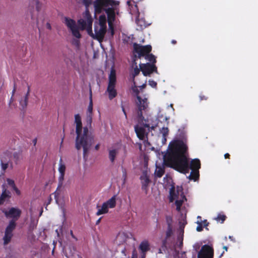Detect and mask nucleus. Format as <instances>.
Returning <instances> with one entry per match:
<instances>
[{"label":"nucleus","mask_w":258,"mask_h":258,"mask_svg":"<svg viewBox=\"0 0 258 258\" xmlns=\"http://www.w3.org/2000/svg\"><path fill=\"white\" fill-rule=\"evenodd\" d=\"M164 173V170L163 167L158 166L156 164V168L155 171V175L158 177H161Z\"/></svg>","instance_id":"a878e982"},{"label":"nucleus","mask_w":258,"mask_h":258,"mask_svg":"<svg viewBox=\"0 0 258 258\" xmlns=\"http://www.w3.org/2000/svg\"><path fill=\"white\" fill-rule=\"evenodd\" d=\"M90 102L88 108V111L89 113H92L93 110V102H92V92L91 87L90 88Z\"/></svg>","instance_id":"cd10ccee"},{"label":"nucleus","mask_w":258,"mask_h":258,"mask_svg":"<svg viewBox=\"0 0 258 258\" xmlns=\"http://www.w3.org/2000/svg\"><path fill=\"white\" fill-rule=\"evenodd\" d=\"M146 59L151 62V64H154L156 62V57L152 53H148L145 56Z\"/></svg>","instance_id":"bb28decb"},{"label":"nucleus","mask_w":258,"mask_h":258,"mask_svg":"<svg viewBox=\"0 0 258 258\" xmlns=\"http://www.w3.org/2000/svg\"><path fill=\"white\" fill-rule=\"evenodd\" d=\"M111 33H112V35L114 34V31H113V29L112 30Z\"/></svg>","instance_id":"680f3d73"},{"label":"nucleus","mask_w":258,"mask_h":258,"mask_svg":"<svg viewBox=\"0 0 258 258\" xmlns=\"http://www.w3.org/2000/svg\"><path fill=\"white\" fill-rule=\"evenodd\" d=\"M197 224H198V226L197 227L196 230L198 232H201L203 230V226L202 224V222H200V220H198L197 222Z\"/></svg>","instance_id":"e433bc0d"},{"label":"nucleus","mask_w":258,"mask_h":258,"mask_svg":"<svg viewBox=\"0 0 258 258\" xmlns=\"http://www.w3.org/2000/svg\"><path fill=\"white\" fill-rule=\"evenodd\" d=\"M119 2L114 0H96L94 3L95 11L101 13L103 8L107 7L116 6L119 5Z\"/></svg>","instance_id":"6e6552de"},{"label":"nucleus","mask_w":258,"mask_h":258,"mask_svg":"<svg viewBox=\"0 0 258 258\" xmlns=\"http://www.w3.org/2000/svg\"><path fill=\"white\" fill-rule=\"evenodd\" d=\"M169 199L170 202L174 203L176 210L181 214L179 221V228L178 231L177 241L174 245L175 248H181L183 244L184 227L187 223L186 221V211L184 206L186 199L183 194L182 187L179 186L176 187L172 186L170 189Z\"/></svg>","instance_id":"f03ea898"},{"label":"nucleus","mask_w":258,"mask_h":258,"mask_svg":"<svg viewBox=\"0 0 258 258\" xmlns=\"http://www.w3.org/2000/svg\"><path fill=\"white\" fill-rule=\"evenodd\" d=\"M16 90V85H15V84H14V89H13V90L12 91V97L11 98L10 104H11V102L13 101V96L14 95V94L15 93Z\"/></svg>","instance_id":"a18cd8bd"},{"label":"nucleus","mask_w":258,"mask_h":258,"mask_svg":"<svg viewBox=\"0 0 258 258\" xmlns=\"http://www.w3.org/2000/svg\"><path fill=\"white\" fill-rule=\"evenodd\" d=\"M11 197V193L9 190L6 188L5 184L3 185V191L0 196L1 201L4 203L5 201L8 200Z\"/></svg>","instance_id":"4be33fe9"},{"label":"nucleus","mask_w":258,"mask_h":258,"mask_svg":"<svg viewBox=\"0 0 258 258\" xmlns=\"http://www.w3.org/2000/svg\"><path fill=\"white\" fill-rule=\"evenodd\" d=\"M166 221L168 224V227L171 226L172 225V218L170 216L166 217Z\"/></svg>","instance_id":"37998d69"},{"label":"nucleus","mask_w":258,"mask_h":258,"mask_svg":"<svg viewBox=\"0 0 258 258\" xmlns=\"http://www.w3.org/2000/svg\"><path fill=\"white\" fill-rule=\"evenodd\" d=\"M172 233V226L168 227V229L166 231V236L169 237Z\"/></svg>","instance_id":"ea45409f"},{"label":"nucleus","mask_w":258,"mask_h":258,"mask_svg":"<svg viewBox=\"0 0 258 258\" xmlns=\"http://www.w3.org/2000/svg\"><path fill=\"white\" fill-rule=\"evenodd\" d=\"M121 150L124 151V148L121 145H116L109 149V158L111 162H114L115 157Z\"/></svg>","instance_id":"dca6fc26"},{"label":"nucleus","mask_w":258,"mask_h":258,"mask_svg":"<svg viewBox=\"0 0 258 258\" xmlns=\"http://www.w3.org/2000/svg\"><path fill=\"white\" fill-rule=\"evenodd\" d=\"M110 209L114 208L116 205V196L114 195L106 202Z\"/></svg>","instance_id":"393cba45"},{"label":"nucleus","mask_w":258,"mask_h":258,"mask_svg":"<svg viewBox=\"0 0 258 258\" xmlns=\"http://www.w3.org/2000/svg\"><path fill=\"white\" fill-rule=\"evenodd\" d=\"M5 214L7 218H12V220H14L16 222L20 217L21 211L17 208H11L6 211Z\"/></svg>","instance_id":"4468645a"},{"label":"nucleus","mask_w":258,"mask_h":258,"mask_svg":"<svg viewBox=\"0 0 258 258\" xmlns=\"http://www.w3.org/2000/svg\"><path fill=\"white\" fill-rule=\"evenodd\" d=\"M223 248H224L226 251L227 250V248H227V246H224V247H223Z\"/></svg>","instance_id":"13d9d810"},{"label":"nucleus","mask_w":258,"mask_h":258,"mask_svg":"<svg viewBox=\"0 0 258 258\" xmlns=\"http://www.w3.org/2000/svg\"><path fill=\"white\" fill-rule=\"evenodd\" d=\"M71 235H72V237H74V235L73 234L72 231H71Z\"/></svg>","instance_id":"e2e57ef3"},{"label":"nucleus","mask_w":258,"mask_h":258,"mask_svg":"<svg viewBox=\"0 0 258 258\" xmlns=\"http://www.w3.org/2000/svg\"><path fill=\"white\" fill-rule=\"evenodd\" d=\"M0 165H1L2 170L3 171H5L10 165L9 159L5 157H3L2 158H0Z\"/></svg>","instance_id":"5701e85b"},{"label":"nucleus","mask_w":258,"mask_h":258,"mask_svg":"<svg viewBox=\"0 0 258 258\" xmlns=\"http://www.w3.org/2000/svg\"><path fill=\"white\" fill-rule=\"evenodd\" d=\"M168 111L169 112H173L174 111V109L173 107V104H171L170 105H168L167 106Z\"/></svg>","instance_id":"49530a36"},{"label":"nucleus","mask_w":258,"mask_h":258,"mask_svg":"<svg viewBox=\"0 0 258 258\" xmlns=\"http://www.w3.org/2000/svg\"><path fill=\"white\" fill-rule=\"evenodd\" d=\"M109 209H110V207H109L108 205L105 202L102 204L101 206L97 207L98 210H97V212L96 213V215L97 216H99L100 215L105 214L106 213H107L108 212Z\"/></svg>","instance_id":"412c9836"},{"label":"nucleus","mask_w":258,"mask_h":258,"mask_svg":"<svg viewBox=\"0 0 258 258\" xmlns=\"http://www.w3.org/2000/svg\"><path fill=\"white\" fill-rule=\"evenodd\" d=\"M16 227V223L14 220H11L5 231V235L3 237L4 244L7 245L9 243L13 236V232Z\"/></svg>","instance_id":"1a4fd4ad"},{"label":"nucleus","mask_w":258,"mask_h":258,"mask_svg":"<svg viewBox=\"0 0 258 258\" xmlns=\"http://www.w3.org/2000/svg\"><path fill=\"white\" fill-rule=\"evenodd\" d=\"M178 136L169 143L168 152L164 156L163 162L167 166L183 173H188L189 169H191L188 178L196 181L199 176L200 161L198 159L192 160L189 166L188 160L184 155L187 149L184 130H179Z\"/></svg>","instance_id":"f257e3e1"},{"label":"nucleus","mask_w":258,"mask_h":258,"mask_svg":"<svg viewBox=\"0 0 258 258\" xmlns=\"http://www.w3.org/2000/svg\"><path fill=\"white\" fill-rule=\"evenodd\" d=\"M134 52L137 53L138 57L140 58L142 56H146L152 51V46L150 45L145 46L135 43L133 45Z\"/></svg>","instance_id":"9d476101"},{"label":"nucleus","mask_w":258,"mask_h":258,"mask_svg":"<svg viewBox=\"0 0 258 258\" xmlns=\"http://www.w3.org/2000/svg\"><path fill=\"white\" fill-rule=\"evenodd\" d=\"M116 83V76L115 70L112 68L108 77V84L106 92L108 94V98L110 100L113 99L117 96V91L115 89Z\"/></svg>","instance_id":"0eeeda50"},{"label":"nucleus","mask_w":258,"mask_h":258,"mask_svg":"<svg viewBox=\"0 0 258 258\" xmlns=\"http://www.w3.org/2000/svg\"><path fill=\"white\" fill-rule=\"evenodd\" d=\"M229 239H230L231 240H233L232 237L231 236H229Z\"/></svg>","instance_id":"052dcab7"},{"label":"nucleus","mask_w":258,"mask_h":258,"mask_svg":"<svg viewBox=\"0 0 258 258\" xmlns=\"http://www.w3.org/2000/svg\"><path fill=\"white\" fill-rule=\"evenodd\" d=\"M137 24L138 25H140L142 28L143 27H146V26H147L144 24V20H142V19L137 20Z\"/></svg>","instance_id":"4c0bfd02"},{"label":"nucleus","mask_w":258,"mask_h":258,"mask_svg":"<svg viewBox=\"0 0 258 258\" xmlns=\"http://www.w3.org/2000/svg\"><path fill=\"white\" fill-rule=\"evenodd\" d=\"M200 222H202V226L206 227L208 226L209 223L207 222V220H205L204 221H200Z\"/></svg>","instance_id":"09e8293b"},{"label":"nucleus","mask_w":258,"mask_h":258,"mask_svg":"<svg viewBox=\"0 0 258 258\" xmlns=\"http://www.w3.org/2000/svg\"><path fill=\"white\" fill-rule=\"evenodd\" d=\"M6 181H7V183L8 185L11 186L13 188L15 186H16V185L15 184L14 181L13 179H10V178H7Z\"/></svg>","instance_id":"c9c22d12"},{"label":"nucleus","mask_w":258,"mask_h":258,"mask_svg":"<svg viewBox=\"0 0 258 258\" xmlns=\"http://www.w3.org/2000/svg\"><path fill=\"white\" fill-rule=\"evenodd\" d=\"M149 84L153 88H156L157 86V83L154 80H149Z\"/></svg>","instance_id":"a19ab883"},{"label":"nucleus","mask_w":258,"mask_h":258,"mask_svg":"<svg viewBox=\"0 0 258 258\" xmlns=\"http://www.w3.org/2000/svg\"><path fill=\"white\" fill-rule=\"evenodd\" d=\"M138 101L137 102L138 108V113H142V111H149V102L147 98L142 99L140 96L137 97Z\"/></svg>","instance_id":"2eb2a0df"},{"label":"nucleus","mask_w":258,"mask_h":258,"mask_svg":"<svg viewBox=\"0 0 258 258\" xmlns=\"http://www.w3.org/2000/svg\"><path fill=\"white\" fill-rule=\"evenodd\" d=\"M213 253L214 251L212 247L204 245L199 252L198 258H213Z\"/></svg>","instance_id":"f8f14e48"},{"label":"nucleus","mask_w":258,"mask_h":258,"mask_svg":"<svg viewBox=\"0 0 258 258\" xmlns=\"http://www.w3.org/2000/svg\"><path fill=\"white\" fill-rule=\"evenodd\" d=\"M200 99L201 101L203 100H207L208 98V97L205 95H204L203 93H201L200 95Z\"/></svg>","instance_id":"79ce46f5"},{"label":"nucleus","mask_w":258,"mask_h":258,"mask_svg":"<svg viewBox=\"0 0 258 258\" xmlns=\"http://www.w3.org/2000/svg\"><path fill=\"white\" fill-rule=\"evenodd\" d=\"M92 1L93 0H83V4L86 7V10L83 14V18L78 21L80 29L82 30L86 29L88 33L92 32L93 19L88 7L92 4Z\"/></svg>","instance_id":"39448f33"},{"label":"nucleus","mask_w":258,"mask_h":258,"mask_svg":"<svg viewBox=\"0 0 258 258\" xmlns=\"http://www.w3.org/2000/svg\"><path fill=\"white\" fill-rule=\"evenodd\" d=\"M146 116H143V114L139 116V122L135 127L137 137L141 140L146 141V138L149 129L154 130L159 121H167L168 118L163 114L158 116L152 117L148 114H145Z\"/></svg>","instance_id":"20e7f679"},{"label":"nucleus","mask_w":258,"mask_h":258,"mask_svg":"<svg viewBox=\"0 0 258 258\" xmlns=\"http://www.w3.org/2000/svg\"><path fill=\"white\" fill-rule=\"evenodd\" d=\"M106 19L105 16H104V25L101 24V27L98 30H97L96 28H95V36L96 39L99 41H101L104 37V35L106 32Z\"/></svg>","instance_id":"f3484780"},{"label":"nucleus","mask_w":258,"mask_h":258,"mask_svg":"<svg viewBox=\"0 0 258 258\" xmlns=\"http://www.w3.org/2000/svg\"><path fill=\"white\" fill-rule=\"evenodd\" d=\"M104 16H101L99 17V23L100 27H101V24L104 25Z\"/></svg>","instance_id":"c03bdc74"},{"label":"nucleus","mask_w":258,"mask_h":258,"mask_svg":"<svg viewBox=\"0 0 258 258\" xmlns=\"http://www.w3.org/2000/svg\"><path fill=\"white\" fill-rule=\"evenodd\" d=\"M42 211H41V212H40V216L42 214Z\"/></svg>","instance_id":"774afa93"},{"label":"nucleus","mask_w":258,"mask_h":258,"mask_svg":"<svg viewBox=\"0 0 258 258\" xmlns=\"http://www.w3.org/2000/svg\"><path fill=\"white\" fill-rule=\"evenodd\" d=\"M105 12L108 17V25L110 27L112 26V21L115 19V13L114 9L112 8H108L105 9Z\"/></svg>","instance_id":"6ab92c4d"},{"label":"nucleus","mask_w":258,"mask_h":258,"mask_svg":"<svg viewBox=\"0 0 258 258\" xmlns=\"http://www.w3.org/2000/svg\"><path fill=\"white\" fill-rule=\"evenodd\" d=\"M86 125L84 127L82 131V117L80 114H76L75 116V122L76 125V132L77 135L76 140V148L77 150L83 148L84 154H86L90 149L92 144L94 142V138L91 136H88V127L91 126L92 122V116L91 114H87L86 117Z\"/></svg>","instance_id":"7ed1b4c3"},{"label":"nucleus","mask_w":258,"mask_h":258,"mask_svg":"<svg viewBox=\"0 0 258 258\" xmlns=\"http://www.w3.org/2000/svg\"><path fill=\"white\" fill-rule=\"evenodd\" d=\"M36 7L37 11H39L40 10V4L38 1H36Z\"/></svg>","instance_id":"de8ad7c7"},{"label":"nucleus","mask_w":258,"mask_h":258,"mask_svg":"<svg viewBox=\"0 0 258 258\" xmlns=\"http://www.w3.org/2000/svg\"><path fill=\"white\" fill-rule=\"evenodd\" d=\"M30 92V87L29 86H28V90L26 94H25L24 97L21 99L20 101V106L21 108L23 110L25 109L27 106L28 104V100Z\"/></svg>","instance_id":"aec40b11"},{"label":"nucleus","mask_w":258,"mask_h":258,"mask_svg":"<svg viewBox=\"0 0 258 258\" xmlns=\"http://www.w3.org/2000/svg\"><path fill=\"white\" fill-rule=\"evenodd\" d=\"M46 27L47 29L50 30L51 29V27L50 24L49 23H47L46 24Z\"/></svg>","instance_id":"3c124183"},{"label":"nucleus","mask_w":258,"mask_h":258,"mask_svg":"<svg viewBox=\"0 0 258 258\" xmlns=\"http://www.w3.org/2000/svg\"><path fill=\"white\" fill-rule=\"evenodd\" d=\"M36 142H37V139H34L33 140V143L34 144V145H36Z\"/></svg>","instance_id":"864d4df0"},{"label":"nucleus","mask_w":258,"mask_h":258,"mask_svg":"<svg viewBox=\"0 0 258 258\" xmlns=\"http://www.w3.org/2000/svg\"><path fill=\"white\" fill-rule=\"evenodd\" d=\"M13 157L15 162L17 163L19 161H20L21 158V154L19 152H15L13 154Z\"/></svg>","instance_id":"c756f323"},{"label":"nucleus","mask_w":258,"mask_h":258,"mask_svg":"<svg viewBox=\"0 0 258 258\" xmlns=\"http://www.w3.org/2000/svg\"><path fill=\"white\" fill-rule=\"evenodd\" d=\"M122 111H123V113H125V112L124 111V109L123 108H122Z\"/></svg>","instance_id":"69168bd1"},{"label":"nucleus","mask_w":258,"mask_h":258,"mask_svg":"<svg viewBox=\"0 0 258 258\" xmlns=\"http://www.w3.org/2000/svg\"><path fill=\"white\" fill-rule=\"evenodd\" d=\"M140 71H141V69H139L136 66V67L134 68L133 72L132 73L133 78H135L136 76H138L139 74Z\"/></svg>","instance_id":"72a5a7b5"},{"label":"nucleus","mask_w":258,"mask_h":258,"mask_svg":"<svg viewBox=\"0 0 258 258\" xmlns=\"http://www.w3.org/2000/svg\"><path fill=\"white\" fill-rule=\"evenodd\" d=\"M78 258H82L80 255H78Z\"/></svg>","instance_id":"0e129e2a"},{"label":"nucleus","mask_w":258,"mask_h":258,"mask_svg":"<svg viewBox=\"0 0 258 258\" xmlns=\"http://www.w3.org/2000/svg\"><path fill=\"white\" fill-rule=\"evenodd\" d=\"M59 177L58 185L56 190L53 193L56 203L58 204L62 192V186L66 171V166L62 162V159H60L58 164Z\"/></svg>","instance_id":"423d86ee"},{"label":"nucleus","mask_w":258,"mask_h":258,"mask_svg":"<svg viewBox=\"0 0 258 258\" xmlns=\"http://www.w3.org/2000/svg\"><path fill=\"white\" fill-rule=\"evenodd\" d=\"M160 133L162 136V142L163 144H165L166 142V137L168 136L169 134V130L168 127H163L160 129Z\"/></svg>","instance_id":"b1692460"},{"label":"nucleus","mask_w":258,"mask_h":258,"mask_svg":"<svg viewBox=\"0 0 258 258\" xmlns=\"http://www.w3.org/2000/svg\"><path fill=\"white\" fill-rule=\"evenodd\" d=\"M56 232L57 233V235H58V230H55Z\"/></svg>","instance_id":"338daca9"},{"label":"nucleus","mask_w":258,"mask_h":258,"mask_svg":"<svg viewBox=\"0 0 258 258\" xmlns=\"http://www.w3.org/2000/svg\"><path fill=\"white\" fill-rule=\"evenodd\" d=\"M140 69L145 76L150 75L154 72H157V68L154 64L150 63H142L140 65Z\"/></svg>","instance_id":"ddd939ff"},{"label":"nucleus","mask_w":258,"mask_h":258,"mask_svg":"<svg viewBox=\"0 0 258 258\" xmlns=\"http://www.w3.org/2000/svg\"><path fill=\"white\" fill-rule=\"evenodd\" d=\"M100 147V144H98L95 146V150H98L99 149Z\"/></svg>","instance_id":"603ef678"},{"label":"nucleus","mask_w":258,"mask_h":258,"mask_svg":"<svg viewBox=\"0 0 258 258\" xmlns=\"http://www.w3.org/2000/svg\"><path fill=\"white\" fill-rule=\"evenodd\" d=\"M171 43L173 44H175L176 43V41L175 40H172L171 41Z\"/></svg>","instance_id":"6e6d98bb"},{"label":"nucleus","mask_w":258,"mask_h":258,"mask_svg":"<svg viewBox=\"0 0 258 258\" xmlns=\"http://www.w3.org/2000/svg\"><path fill=\"white\" fill-rule=\"evenodd\" d=\"M141 179L144 186H146L149 182V178L146 174L142 176Z\"/></svg>","instance_id":"7c9ffc66"},{"label":"nucleus","mask_w":258,"mask_h":258,"mask_svg":"<svg viewBox=\"0 0 258 258\" xmlns=\"http://www.w3.org/2000/svg\"><path fill=\"white\" fill-rule=\"evenodd\" d=\"M15 191L16 192V194L17 195H20L21 194V191L20 190H19L16 186H15L13 188Z\"/></svg>","instance_id":"8fccbe9b"},{"label":"nucleus","mask_w":258,"mask_h":258,"mask_svg":"<svg viewBox=\"0 0 258 258\" xmlns=\"http://www.w3.org/2000/svg\"><path fill=\"white\" fill-rule=\"evenodd\" d=\"M30 215H31V224H30V227L32 229H33L34 227H36V226L37 224L38 220H35L34 219H33V212H32V209H30Z\"/></svg>","instance_id":"c85d7f7f"},{"label":"nucleus","mask_w":258,"mask_h":258,"mask_svg":"<svg viewBox=\"0 0 258 258\" xmlns=\"http://www.w3.org/2000/svg\"><path fill=\"white\" fill-rule=\"evenodd\" d=\"M75 251V248L73 247V249H72L71 248L69 249V251H68V249L67 248H65L64 249V253L66 256L68 258H71V256L73 254V252Z\"/></svg>","instance_id":"2f4dec72"},{"label":"nucleus","mask_w":258,"mask_h":258,"mask_svg":"<svg viewBox=\"0 0 258 258\" xmlns=\"http://www.w3.org/2000/svg\"><path fill=\"white\" fill-rule=\"evenodd\" d=\"M100 220H101V218H99L97 221H96V224H98L100 223Z\"/></svg>","instance_id":"4d7b16f0"},{"label":"nucleus","mask_w":258,"mask_h":258,"mask_svg":"<svg viewBox=\"0 0 258 258\" xmlns=\"http://www.w3.org/2000/svg\"><path fill=\"white\" fill-rule=\"evenodd\" d=\"M174 258H186L185 252L178 253L177 255L174 256Z\"/></svg>","instance_id":"58836bf2"},{"label":"nucleus","mask_w":258,"mask_h":258,"mask_svg":"<svg viewBox=\"0 0 258 258\" xmlns=\"http://www.w3.org/2000/svg\"><path fill=\"white\" fill-rule=\"evenodd\" d=\"M64 23L68 28H69L72 31V34L74 36L77 38H81V35L75 20L68 17H65Z\"/></svg>","instance_id":"9b49d317"},{"label":"nucleus","mask_w":258,"mask_h":258,"mask_svg":"<svg viewBox=\"0 0 258 258\" xmlns=\"http://www.w3.org/2000/svg\"><path fill=\"white\" fill-rule=\"evenodd\" d=\"M225 219L226 216L224 215L221 214H218L217 217L215 218V219L217 221H220L221 220V223H223L225 221Z\"/></svg>","instance_id":"473e14b6"},{"label":"nucleus","mask_w":258,"mask_h":258,"mask_svg":"<svg viewBox=\"0 0 258 258\" xmlns=\"http://www.w3.org/2000/svg\"><path fill=\"white\" fill-rule=\"evenodd\" d=\"M150 244L147 240H144L139 245V249L141 253V258H145L146 253L150 250Z\"/></svg>","instance_id":"a211bd4d"},{"label":"nucleus","mask_w":258,"mask_h":258,"mask_svg":"<svg viewBox=\"0 0 258 258\" xmlns=\"http://www.w3.org/2000/svg\"><path fill=\"white\" fill-rule=\"evenodd\" d=\"M224 156L225 158H228L229 156V154L228 153H226L225 154Z\"/></svg>","instance_id":"5fc2aeb1"},{"label":"nucleus","mask_w":258,"mask_h":258,"mask_svg":"<svg viewBox=\"0 0 258 258\" xmlns=\"http://www.w3.org/2000/svg\"><path fill=\"white\" fill-rule=\"evenodd\" d=\"M198 219H200V221H202V220H201V217L200 216H198Z\"/></svg>","instance_id":"bf43d9fd"},{"label":"nucleus","mask_w":258,"mask_h":258,"mask_svg":"<svg viewBox=\"0 0 258 258\" xmlns=\"http://www.w3.org/2000/svg\"><path fill=\"white\" fill-rule=\"evenodd\" d=\"M124 238L125 236L123 233H119L116 236V240L120 241V240H122L120 242H124Z\"/></svg>","instance_id":"f704fd0d"}]
</instances>
